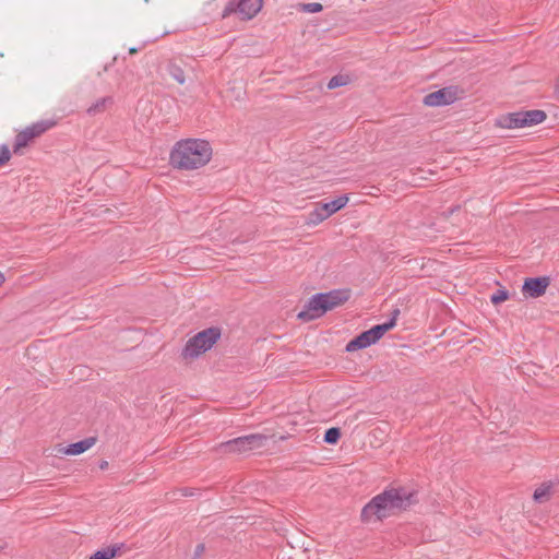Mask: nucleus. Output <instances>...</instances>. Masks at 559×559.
<instances>
[{
	"mask_svg": "<svg viewBox=\"0 0 559 559\" xmlns=\"http://www.w3.org/2000/svg\"><path fill=\"white\" fill-rule=\"evenodd\" d=\"M417 502L416 492L406 488H390L373 497L361 510L362 522L380 521Z\"/></svg>",
	"mask_w": 559,
	"mask_h": 559,
	"instance_id": "obj_1",
	"label": "nucleus"
},
{
	"mask_svg": "<svg viewBox=\"0 0 559 559\" xmlns=\"http://www.w3.org/2000/svg\"><path fill=\"white\" fill-rule=\"evenodd\" d=\"M212 157L210 143L202 139L178 141L169 155L170 165L180 170H193L206 165Z\"/></svg>",
	"mask_w": 559,
	"mask_h": 559,
	"instance_id": "obj_2",
	"label": "nucleus"
},
{
	"mask_svg": "<svg viewBox=\"0 0 559 559\" xmlns=\"http://www.w3.org/2000/svg\"><path fill=\"white\" fill-rule=\"evenodd\" d=\"M547 114L542 109L519 110L501 115L496 124L503 129H518L533 127L544 122Z\"/></svg>",
	"mask_w": 559,
	"mask_h": 559,
	"instance_id": "obj_3",
	"label": "nucleus"
},
{
	"mask_svg": "<svg viewBox=\"0 0 559 559\" xmlns=\"http://www.w3.org/2000/svg\"><path fill=\"white\" fill-rule=\"evenodd\" d=\"M219 337L221 330L218 328L205 329L188 340L181 355L186 359L197 358L201 354L211 349Z\"/></svg>",
	"mask_w": 559,
	"mask_h": 559,
	"instance_id": "obj_4",
	"label": "nucleus"
},
{
	"mask_svg": "<svg viewBox=\"0 0 559 559\" xmlns=\"http://www.w3.org/2000/svg\"><path fill=\"white\" fill-rule=\"evenodd\" d=\"M267 441L269 437L265 435L252 433L222 442L218 448L223 453L243 454L250 451L262 449L266 445Z\"/></svg>",
	"mask_w": 559,
	"mask_h": 559,
	"instance_id": "obj_5",
	"label": "nucleus"
},
{
	"mask_svg": "<svg viewBox=\"0 0 559 559\" xmlns=\"http://www.w3.org/2000/svg\"><path fill=\"white\" fill-rule=\"evenodd\" d=\"M263 0H229L222 11V17L236 14L240 20H251L260 12Z\"/></svg>",
	"mask_w": 559,
	"mask_h": 559,
	"instance_id": "obj_6",
	"label": "nucleus"
},
{
	"mask_svg": "<svg viewBox=\"0 0 559 559\" xmlns=\"http://www.w3.org/2000/svg\"><path fill=\"white\" fill-rule=\"evenodd\" d=\"M386 333V329L384 325H374L371 329L364 331L352 341L346 344L345 350L348 353L356 352L358 349H364L372 344H376L384 334Z\"/></svg>",
	"mask_w": 559,
	"mask_h": 559,
	"instance_id": "obj_7",
	"label": "nucleus"
},
{
	"mask_svg": "<svg viewBox=\"0 0 559 559\" xmlns=\"http://www.w3.org/2000/svg\"><path fill=\"white\" fill-rule=\"evenodd\" d=\"M459 99V87L447 86L424 97V104L429 107L451 105Z\"/></svg>",
	"mask_w": 559,
	"mask_h": 559,
	"instance_id": "obj_8",
	"label": "nucleus"
},
{
	"mask_svg": "<svg viewBox=\"0 0 559 559\" xmlns=\"http://www.w3.org/2000/svg\"><path fill=\"white\" fill-rule=\"evenodd\" d=\"M326 312L328 311L324 307V302L318 293L309 298L304 309L297 314V318L304 322H309L321 318Z\"/></svg>",
	"mask_w": 559,
	"mask_h": 559,
	"instance_id": "obj_9",
	"label": "nucleus"
},
{
	"mask_svg": "<svg viewBox=\"0 0 559 559\" xmlns=\"http://www.w3.org/2000/svg\"><path fill=\"white\" fill-rule=\"evenodd\" d=\"M549 283V278L546 276L528 277L524 281L522 292L525 296L537 298L546 293Z\"/></svg>",
	"mask_w": 559,
	"mask_h": 559,
	"instance_id": "obj_10",
	"label": "nucleus"
},
{
	"mask_svg": "<svg viewBox=\"0 0 559 559\" xmlns=\"http://www.w3.org/2000/svg\"><path fill=\"white\" fill-rule=\"evenodd\" d=\"M319 296L322 298L326 311H330L345 304L350 297V290L334 289L328 293H319Z\"/></svg>",
	"mask_w": 559,
	"mask_h": 559,
	"instance_id": "obj_11",
	"label": "nucleus"
},
{
	"mask_svg": "<svg viewBox=\"0 0 559 559\" xmlns=\"http://www.w3.org/2000/svg\"><path fill=\"white\" fill-rule=\"evenodd\" d=\"M95 442L96 438L88 437L66 447L60 445L58 449V453L66 455H79L90 450L95 444Z\"/></svg>",
	"mask_w": 559,
	"mask_h": 559,
	"instance_id": "obj_12",
	"label": "nucleus"
},
{
	"mask_svg": "<svg viewBox=\"0 0 559 559\" xmlns=\"http://www.w3.org/2000/svg\"><path fill=\"white\" fill-rule=\"evenodd\" d=\"M34 133L29 130L28 127L24 128L22 131H20L15 138L13 143V152L16 153L21 148L28 145L29 142L35 140Z\"/></svg>",
	"mask_w": 559,
	"mask_h": 559,
	"instance_id": "obj_13",
	"label": "nucleus"
},
{
	"mask_svg": "<svg viewBox=\"0 0 559 559\" xmlns=\"http://www.w3.org/2000/svg\"><path fill=\"white\" fill-rule=\"evenodd\" d=\"M58 123V121L56 119H43V120H38L29 126H27L29 128V130L34 133L35 138H39L40 135H43L44 133H46L47 131H49L50 129H52L53 127H56Z\"/></svg>",
	"mask_w": 559,
	"mask_h": 559,
	"instance_id": "obj_14",
	"label": "nucleus"
},
{
	"mask_svg": "<svg viewBox=\"0 0 559 559\" xmlns=\"http://www.w3.org/2000/svg\"><path fill=\"white\" fill-rule=\"evenodd\" d=\"M330 216L321 204H318L307 216L306 224L308 226H317Z\"/></svg>",
	"mask_w": 559,
	"mask_h": 559,
	"instance_id": "obj_15",
	"label": "nucleus"
},
{
	"mask_svg": "<svg viewBox=\"0 0 559 559\" xmlns=\"http://www.w3.org/2000/svg\"><path fill=\"white\" fill-rule=\"evenodd\" d=\"M124 547V544H116L112 546H108L102 548L94 552L90 559H112L117 556V554Z\"/></svg>",
	"mask_w": 559,
	"mask_h": 559,
	"instance_id": "obj_16",
	"label": "nucleus"
},
{
	"mask_svg": "<svg viewBox=\"0 0 559 559\" xmlns=\"http://www.w3.org/2000/svg\"><path fill=\"white\" fill-rule=\"evenodd\" d=\"M347 202H348V197L344 194V195L336 198L335 200H333L331 202L321 203V205L323 206V209L325 210L328 215L331 216L334 213H336L337 211H340L341 209H343L347 204Z\"/></svg>",
	"mask_w": 559,
	"mask_h": 559,
	"instance_id": "obj_17",
	"label": "nucleus"
},
{
	"mask_svg": "<svg viewBox=\"0 0 559 559\" xmlns=\"http://www.w3.org/2000/svg\"><path fill=\"white\" fill-rule=\"evenodd\" d=\"M112 103H114L112 97H110V96L102 97L87 108V114L91 116L100 114L106 109L107 106L112 105Z\"/></svg>",
	"mask_w": 559,
	"mask_h": 559,
	"instance_id": "obj_18",
	"label": "nucleus"
},
{
	"mask_svg": "<svg viewBox=\"0 0 559 559\" xmlns=\"http://www.w3.org/2000/svg\"><path fill=\"white\" fill-rule=\"evenodd\" d=\"M167 72L179 84H181V85L185 84V82H186L185 72L180 66L170 62L167 66Z\"/></svg>",
	"mask_w": 559,
	"mask_h": 559,
	"instance_id": "obj_19",
	"label": "nucleus"
},
{
	"mask_svg": "<svg viewBox=\"0 0 559 559\" xmlns=\"http://www.w3.org/2000/svg\"><path fill=\"white\" fill-rule=\"evenodd\" d=\"M551 487L552 485L549 483V484H543L540 487H538L535 491H534V500L537 501V502H543L545 500H548L549 497H550V490H551Z\"/></svg>",
	"mask_w": 559,
	"mask_h": 559,
	"instance_id": "obj_20",
	"label": "nucleus"
},
{
	"mask_svg": "<svg viewBox=\"0 0 559 559\" xmlns=\"http://www.w3.org/2000/svg\"><path fill=\"white\" fill-rule=\"evenodd\" d=\"M350 82V79L346 74H336L330 79L328 83V88L333 90L336 87L345 86Z\"/></svg>",
	"mask_w": 559,
	"mask_h": 559,
	"instance_id": "obj_21",
	"label": "nucleus"
},
{
	"mask_svg": "<svg viewBox=\"0 0 559 559\" xmlns=\"http://www.w3.org/2000/svg\"><path fill=\"white\" fill-rule=\"evenodd\" d=\"M341 429L338 427L329 428L323 437V440L328 444H335L341 438Z\"/></svg>",
	"mask_w": 559,
	"mask_h": 559,
	"instance_id": "obj_22",
	"label": "nucleus"
},
{
	"mask_svg": "<svg viewBox=\"0 0 559 559\" xmlns=\"http://www.w3.org/2000/svg\"><path fill=\"white\" fill-rule=\"evenodd\" d=\"M300 12L307 13H318L323 10V7L319 2H310V3H298L295 7Z\"/></svg>",
	"mask_w": 559,
	"mask_h": 559,
	"instance_id": "obj_23",
	"label": "nucleus"
},
{
	"mask_svg": "<svg viewBox=\"0 0 559 559\" xmlns=\"http://www.w3.org/2000/svg\"><path fill=\"white\" fill-rule=\"evenodd\" d=\"M509 298V294L506 289H498L491 295L490 300L493 305H498Z\"/></svg>",
	"mask_w": 559,
	"mask_h": 559,
	"instance_id": "obj_24",
	"label": "nucleus"
},
{
	"mask_svg": "<svg viewBox=\"0 0 559 559\" xmlns=\"http://www.w3.org/2000/svg\"><path fill=\"white\" fill-rule=\"evenodd\" d=\"M400 313H401V311L399 308L393 309V311L391 312L390 320L388 322L381 324V325H384V328L386 329V332L395 326L396 320H397Z\"/></svg>",
	"mask_w": 559,
	"mask_h": 559,
	"instance_id": "obj_25",
	"label": "nucleus"
},
{
	"mask_svg": "<svg viewBox=\"0 0 559 559\" xmlns=\"http://www.w3.org/2000/svg\"><path fill=\"white\" fill-rule=\"evenodd\" d=\"M10 158H11V152H10L8 145H5V144L0 145V166L8 163L10 160Z\"/></svg>",
	"mask_w": 559,
	"mask_h": 559,
	"instance_id": "obj_26",
	"label": "nucleus"
},
{
	"mask_svg": "<svg viewBox=\"0 0 559 559\" xmlns=\"http://www.w3.org/2000/svg\"><path fill=\"white\" fill-rule=\"evenodd\" d=\"M203 550H204V545L200 544L197 546L194 555L200 556L203 552Z\"/></svg>",
	"mask_w": 559,
	"mask_h": 559,
	"instance_id": "obj_27",
	"label": "nucleus"
},
{
	"mask_svg": "<svg viewBox=\"0 0 559 559\" xmlns=\"http://www.w3.org/2000/svg\"><path fill=\"white\" fill-rule=\"evenodd\" d=\"M107 466H108V462H107V461H103V462L99 464V467H100L102 469L107 468Z\"/></svg>",
	"mask_w": 559,
	"mask_h": 559,
	"instance_id": "obj_28",
	"label": "nucleus"
},
{
	"mask_svg": "<svg viewBox=\"0 0 559 559\" xmlns=\"http://www.w3.org/2000/svg\"><path fill=\"white\" fill-rule=\"evenodd\" d=\"M138 50H139L138 48H135V47H131V48L129 49V52H130V53H135V52H138Z\"/></svg>",
	"mask_w": 559,
	"mask_h": 559,
	"instance_id": "obj_29",
	"label": "nucleus"
},
{
	"mask_svg": "<svg viewBox=\"0 0 559 559\" xmlns=\"http://www.w3.org/2000/svg\"><path fill=\"white\" fill-rule=\"evenodd\" d=\"M5 277L3 273L0 272V285L4 282Z\"/></svg>",
	"mask_w": 559,
	"mask_h": 559,
	"instance_id": "obj_30",
	"label": "nucleus"
}]
</instances>
